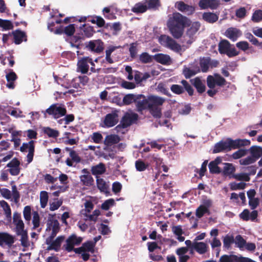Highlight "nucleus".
<instances>
[{"instance_id": "f257e3e1", "label": "nucleus", "mask_w": 262, "mask_h": 262, "mask_svg": "<svg viewBox=\"0 0 262 262\" xmlns=\"http://www.w3.org/2000/svg\"><path fill=\"white\" fill-rule=\"evenodd\" d=\"M165 99L156 95H150L148 96V103L149 105V112L155 117L159 118L161 117V108L160 106L165 102Z\"/></svg>"}, {"instance_id": "f03ea898", "label": "nucleus", "mask_w": 262, "mask_h": 262, "mask_svg": "<svg viewBox=\"0 0 262 262\" xmlns=\"http://www.w3.org/2000/svg\"><path fill=\"white\" fill-rule=\"evenodd\" d=\"M190 20L185 16H183L179 13H174L169 16L167 21L168 27H180L186 26L189 24Z\"/></svg>"}, {"instance_id": "7ed1b4c3", "label": "nucleus", "mask_w": 262, "mask_h": 262, "mask_svg": "<svg viewBox=\"0 0 262 262\" xmlns=\"http://www.w3.org/2000/svg\"><path fill=\"white\" fill-rule=\"evenodd\" d=\"M158 40L162 46L176 52L182 51L181 46L169 36L162 35L159 37Z\"/></svg>"}, {"instance_id": "20e7f679", "label": "nucleus", "mask_w": 262, "mask_h": 262, "mask_svg": "<svg viewBox=\"0 0 262 262\" xmlns=\"http://www.w3.org/2000/svg\"><path fill=\"white\" fill-rule=\"evenodd\" d=\"M90 66H91V71L92 72H95V64L92 59L89 57L81 58L77 62L78 70L83 74L88 73Z\"/></svg>"}, {"instance_id": "39448f33", "label": "nucleus", "mask_w": 262, "mask_h": 262, "mask_svg": "<svg viewBox=\"0 0 262 262\" xmlns=\"http://www.w3.org/2000/svg\"><path fill=\"white\" fill-rule=\"evenodd\" d=\"M219 50L221 53L226 54L229 57L236 56L238 54V52L236 49L232 47L229 42L226 40H223L220 42Z\"/></svg>"}, {"instance_id": "423d86ee", "label": "nucleus", "mask_w": 262, "mask_h": 262, "mask_svg": "<svg viewBox=\"0 0 262 262\" xmlns=\"http://www.w3.org/2000/svg\"><path fill=\"white\" fill-rule=\"evenodd\" d=\"M46 112L52 115L55 118H58L63 116L66 114V109L63 105L55 104L50 106L46 110Z\"/></svg>"}, {"instance_id": "0eeeda50", "label": "nucleus", "mask_w": 262, "mask_h": 262, "mask_svg": "<svg viewBox=\"0 0 262 262\" xmlns=\"http://www.w3.org/2000/svg\"><path fill=\"white\" fill-rule=\"evenodd\" d=\"M225 81L224 78L217 74L209 75L207 78V86L210 89H214L216 86H222L225 84Z\"/></svg>"}, {"instance_id": "6e6552de", "label": "nucleus", "mask_w": 262, "mask_h": 262, "mask_svg": "<svg viewBox=\"0 0 262 262\" xmlns=\"http://www.w3.org/2000/svg\"><path fill=\"white\" fill-rule=\"evenodd\" d=\"M53 236L50 235V237L46 239V244L48 245L47 250H54L56 251L59 250L61 243L64 239V237L60 236L54 239Z\"/></svg>"}, {"instance_id": "1a4fd4ad", "label": "nucleus", "mask_w": 262, "mask_h": 262, "mask_svg": "<svg viewBox=\"0 0 262 262\" xmlns=\"http://www.w3.org/2000/svg\"><path fill=\"white\" fill-rule=\"evenodd\" d=\"M118 112L113 111L107 114L103 120V127H111L115 126L119 121Z\"/></svg>"}, {"instance_id": "9d476101", "label": "nucleus", "mask_w": 262, "mask_h": 262, "mask_svg": "<svg viewBox=\"0 0 262 262\" xmlns=\"http://www.w3.org/2000/svg\"><path fill=\"white\" fill-rule=\"evenodd\" d=\"M228 150L232 149L238 148L240 147L249 145L251 143L250 140L247 139L232 140L228 139L226 140Z\"/></svg>"}, {"instance_id": "9b49d317", "label": "nucleus", "mask_w": 262, "mask_h": 262, "mask_svg": "<svg viewBox=\"0 0 262 262\" xmlns=\"http://www.w3.org/2000/svg\"><path fill=\"white\" fill-rule=\"evenodd\" d=\"M34 142L33 140L29 141L28 143H24L20 148L21 152H27L28 154L27 156V161L28 163H31L33 158L34 152Z\"/></svg>"}, {"instance_id": "f8f14e48", "label": "nucleus", "mask_w": 262, "mask_h": 262, "mask_svg": "<svg viewBox=\"0 0 262 262\" xmlns=\"http://www.w3.org/2000/svg\"><path fill=\"white\" fill-rule=\"evenodd\" d=\"M82 241V237H78L75 234L71 235L66 241V250L69 252H70L73 250L74 251V246L79 245Z\"/></svg>"}, {"instance_id": "ddd939ff", "label": "nucleus", "mask_w": 262, "mask_h": 262, "mask_svg": "<svg viewBox=\"0 0 262 262\" xmlns=\"http://www.w3.org/2000/svg\"><path fill=\"white\" fill-rule=\"evenodd\" d=\"M200 28V24L199 22L192 23L190 27L188 29L186 32V37H188L189 39L187 41L188 45H190L194 40L193 36L196 34Z\"/></svg>"}, {"instance_id": "4468645a", "label": "nucleus", "mask_w": 262, "mask_h": 262, "mask_svg": "<svg viewBox=\"0 0 262 262\" xmlns=\"http://www.w3.org/2000/svg\"><path fill=\"white\" fill-rule=\"evenodd\" d=\"M118 48V47L114 46H110L107 47L105 50V59L109 63H113L116 60L115 55Z\"/></svg>"}, {"instance_id": "2eb2a0df", "label": "nucleus", "mask_w": 262, "mask_h": 262, "mask_svg": "<svg viewBox=\"0 0 262 262\" xmlns=\"http://www.w3.org/2000/svg\"><path fill=\"white\" fill-rule=\"evenodd\" d=\"M20 162L16 158L13 159L9 163L7 167L9 168V171L12 176H17L19 173L20 168Z\"/></svg>"}, {"instance_id": "dca6fc26", "label": "nucleus", "mask_w": 262, "mask_h": 262, "mask_svg": "<svg viewBox=\"0 0 262 262\" xmlns=\"http://www.w3.org/2000/svg\"><path fill=\"white\" fill-rule=\"evenodd\" d=\"M13 221L15 226L16 232L17 233L25 231L24 230V223L21 220L20 214L16 212L13 213Z\"/></svg>"}, {"instance_id": "f3484780", "label": "nucleus", "mask_w": 262, "mask_h": 262, "mask_svg": "<svg viewBox=\"0 0 262 262\" xmlns=\"http://www.w3.org/2000/svg\"><path fill=\"white\" fill-rule=\"evenodd\" d=\"M153 59L163 65H170L172 63V59L167 54L158 53L153 56Z\"/></svg>"}, {"instance_id": "a211bd4d", "label": "nucleus", "mask_w": 262, "mask_h": 262, "mask_svg": "<svg viewBox=\"0 0 262 262\" xmlns=\"http://www.w3.org/2000/svg\"><path fill=\"white\" fill-rule=\"evenodd\" d=\"M90 50L99 53L103 49V43L100 40H95L90 41L86 46Z\"/></svg>"}, {"instance_id": "6ab92c4d", "label": "nucleus", "mask_w": 262, "mask_h": 262, "mask_svg": "<svg viewBox=\"0 0 262 262\" xmlns=\"http://www.w3.org/2000/svg\"><path fill=\"white\" fill-rule=\"evenodd\" d=\"M82 174L80 176V181L84 185L89 186L93 184V178L87 169H83L81 170Z\"/></svg>"}, {"instance_id": "aec40b11", "label": "nucleus", "mask_w": 262, "mask_h": 262, "mask_svg": "<svg viewBox=\"0 0 262 262\" xmlns=\"http://www.w3.org/2000/svg\"><path fill=\"white\" fill-rule=\"evenodd\" d=\"M138 118V115L133 113H126L121 121L123 127H126L131 125Z\"/></svg>"}, {"instance_id": "412c9836", "label": "nucleus", "mask_w": 262, "mask_h": 262, "mask_svg": "<svg viewBox=\"0 0 262 262\" xmlns=\"http://www.w3.org/2000/svg\"><path fill=\"white\" fill-rule=\"evenodd\" d=\"M199 6L201 9H214L219 6V2L216 0H200Z\"/></svg>"}, {"instance_id": "4be33fe9", "label": "nucleus", "mask_w": 262, "mask_h": 262, "mask_svg": "<svg viewBox=\"0 0 262 262\" xmlns=\"http://www.w3.org/2000/svg\"><path fill=\"white\" fill-rule=\"evenodd\" d=\"M176 7L179 11L188 15L192 14L194 11V8L193 6L187 5L182 1L176 3Z\"/></svg>"}, {"instance_id": "5701e85b", "label": "nucleus", "mask_w": 262, "mask_h": 262, "mask_svg": "<svg viewBox=\"0 0 262 262\" xmlns=\"http://www.w3.org/2000/svg\"><path fill=\"white\" fill-rule=\"evenodd\" d=\"M211 202L210 200L206 201L203 205H200L196 210L195 215L198 218L202 217L205 213L209 212V208Z\"/></svg>"}, {"instance_id": "b1692460", "label": "nucleus", "mask_w": 262, "mask_h": 262, "mask_svg": "<svg viewBox=\"0 0 262 262\" xmlns=\"http://www.w3.org/2000/svg\"><path fill=\"white\" fill-rule=\"evenodd\" d=\"M225 35L232 41H235L242 35V33L238 29L230 28L226 31Z\"/></svg>"}, {"instance_id": "393cba45", "label": "nucleus", "mask_w": 262, "mask_h": 262, "mask_svg": "<svg viewBox=\"0 0 262 262\" xmlns=\"http://www.w3.org/2000/svg\"><path fill=\"white\" fill-rule=\"evenodd\" d=\"M208 249L207 244L204 242H193L192 250H194L200 254H205Z\"/></svg>"}, {"instance_id": "a878e982", "label": "nucleus", "mask_w": 262, "mask_h": 262, "mask_svg": "<svg viewBox=\"0 0 262 262\" xmlns=\"http://www.w3.org/2000/svg\"><path fill=\"white\" fill-rule=\"evenodd\" d=\"M14 242V237L12 235L7 233H0V245L5 243L8 246H11Z\"/></svg>"}, {"instance_id": "bb28decb", "label": "nucleus", "mask_w": 262, "mask_h": 262, "mask_svg": "<svg viewBox=\"0 0 262 262\" xmlns=\"http://www.w3.org/2000/svg\"><path fill=\"white\" fill-rule=\"evenodd\" d=\"M191 83L195 86L199 93H202L205 91V81L200 78L196 77L191 80Z\"/></svg>"}, {"instance_id": "cd10ccee", "label": "nucleus", "mask_w": 262, "mask_h": 262, "mask_svg": "<svg viewBox=\"0 0 262 262\" xmlns=\"http://www.w3.org/2000/svg\"><path fill=\"white\" fill-rule=\"evenodd\" d=\"M186 26L180 27H168L171 35L176 38H180L184 32V29Z\"/></svg>"}, {"instance_id": "c85d7f7f", "label": "nucleus", "mask_w": 262, "mask_h": 262, "mask_svg": "<svg viewBox=\"0 0 262 262\" xmlns=\"http://www.w3.org/2000/svg\"><path fill=\"white\" fill-rule=\"evenodd\" d=\"M94 246V243H93V242L88 241L84 243L81 247L75 248L74 252L75 253H81L83 252V251L88 252H92L93 251Z\"/></svg>"}, {"instance_id": "c756f323", "label": "nucleus", "mask_w": 262, "mask_h": 262, "mask_svg": "<svg viewBox=\"0 0 262 262\" xmlns=\"http://www.w3.org/2000/svg\"><path fill=\"white\" fill-rule=\"evenodd\" d=\"M48 225L47 230H49V231H51V236L55 237L59 230V224L57 220H52L51 221Z\"/></svg>"}, {"instance_id": "7c9ffc66", "label": "nucleus", "mask_w": 262, "mask_h": 262, "mask_svg": "<svg viewBox=\"0 0 262 262\" xmlns=\"http://www.w3.org/2000/svg\"><path fill=\"white\" fill-rule=\"evenodd\" d=\"M171 230L179 242H182L185 240V237L182 236L184 234V231L181 226H174L172 227Z\"/></svg>"}, {"instance_id": "2f4dec72", "label": "nucleus", "mask_w": 262, "mask_h": 262, "mask_svg": "<svg viewBox=\"0 0 262 262\" xmlns=\"http://www.w3.org/2000/svg\"><path fill=\"white\" fill-rule=\"evenodd\" d=\"M147 1L145 2H139L136 4L132 8V11L136 13H144L147 10V6L146 5Z\"/></svg>"}, {"instance_id": "473e14b6", "label": "nucleus", "mask_w": 262, "mask_h": 262, "mask_svg": "<svg viewBox=\"0 0 262 262\" xmlns=\"http://www.w3.org/2000/svg\"><path fill=\"white\" fill-rule=\"evenodd\" d=\"M120 140V138L118 135L112 134L105 137L104 143L107 146H111L118 143Z\"/></svg>"}, {"instance_id": "72a5a7b5", "label": "nucleus", "mask_w": 262, "mask_h": 262, "mask_svg": "<svg viewBox=\"0 0 262 262\" xmlns=\"http://www.w3.org/2000/svg\"><path fill=\"white\" fill-rule=\"evenodd\" d=\"M105 171V167L104 164L100 163L96 165L93 166L91 168L92 173L94 176H98L103 174Z\"/></svg>"}, {"instance_id": "f704fd0d", "label": "nucleus", "mask_w": 262, "mask_h": 262, "mask_svg": "<svg viewBox=\"0 0 262 262\" xmlns=\"http://www.w3.org/2000/svg\"><path fill=\"white\" fill-rule=\"evenodd\" d=\"M249 151L256 161L262 156V147L260 146H252L250 148Z\"/></svg>"}, {"instance_id": "c9c22d12", "label": "nucleus", "mask_w": 262, "mask_h": 262, "mask_svg": "<svg viewBox=\"0 0 262 262\" xmlns=\"http://www.w3.org/2000/svg\"><path fill=\"white\" fill-rule=\"evenodd\" d=\"M14 42L16 44L20 43L23 40L26 41V36L24 32L20 31H15L13 33Z\"/></svg>"}, {"instance_id": "e433bc0d", "label": "nucleus", "mask_w": 262, "mask_h": 262, "mask_svg": "<svg viewBox=\"0 0 262 262\" xmlns=\"http://www.w3.org/2000/svg\"><path fill=\"white\" fill-rule=\"evenodd\" d=\"M238 259L239 257L236 255L225 254L220 257L219 262H238Z\"/></svg>"}, {"instance_id": "4c0bfd02", "label": "nucleus", "mask_w": 262, "mask_h": 262, "mask_svg": "<svg viewBox=\"0 0 262 262\" xmlns=\"http://www.w3.org/2000/svg\"><path fill=\"white\" fill-rule=\"evenodd\" d=\"M100 215V211L99 209H95L91 214L87 213L82 216L85 221H90L96 222L97 221L98 217Z\"/></svg>"}, {"instance_id": "58836bf2", "label": "nucleus", "mask_w": 262, "mask_h": 262, "mask_svg": "<svg viewBox=\"0 0 262 262\" xmlns=\"http://www.w3.org/2000/svg\"><path fill=\"white\" fill-rule=\"evenodd\" d=\"M136 106L138 111H142L145 109L149 110V105L148 103V97L142 100H139L137 102Z\"/></svg>"}, {"instance_id": "ea45409f", "label": "nucleus", "mask_w": 262, "mask_h": 262, "mask_svg": "<svg viewBox=\"0 0 262 262\" xmlns=\"http://www.w3.org/2000/svg\"><path fill=\"white\" fill-rule=\"evenodd\" d=\"M203 18L205 21L209 23H213L218 19V16L215 13L205 12L203 15Z\"/></svg>"}, {"instance_id": "a19ab883", "label": "nucleus", "mask_w": 262, "mask_h": 262, "mask_svg": "<svg viewBox=\"0 0 262 262\" xmlns=\"http://www.w3.org/2000/svg\"><path fill=\"white\" fill-rule=\"evenodd\" d=\"M0 205L3 208L8 220L10 221L11 219V211L9 205L4 201H0Z\"/></svg>"}, {"instance_id": "79ce46f5", "label": "nucleus", "mask_w": 262, "mask_h": 262, "mask_svg": "<svg viewBox=\"0 0 262 262\" xmlns=\"http://www.w3.org/2000/svg\"><path fill=\"white\" fill-rule=\"evenodd\" d=\"M84 209L80 211V214L82 216L89 213L94 208V204L91 201H86L84 203Z\"/></svg>"}, {"instance_id": "37998d69", "label": "nucleus", "mask_w": 262, "mask_h": 262, "mask_svg": "<svg viewBox=\"0 0 262 262\" xmlns=\"http://www.w3.org/2000/svg\"><path fill=\"white\" fill-rule=\"evenodd\" d=\"M223 150H228L226 141H221L215 144L213 149L214 153H217Z\"/></svg>"}, {"instance_id": "c03bdc74", "label": "nucleus", "mask_w": 262, "mask_h": 262, "mask_svg": "<svg viewBox=\"0 0 262 262\" xmlns=\"http://www.w3.org/2000/svg\"><path fill=\"white\" fill-rule=\"evenodd\" d=\"M96 181L97 187L100 191L107 192L108 186L104 180L102 178H97Z\"/></svg>"}, {"instance_id": "a18cd8bd", "label": "nucleus", "mask_w": 262, "mask_h": 262, "mask_svg": "<svg viewBox=\"0 0 262 262\" xmlns=\"http://www.w3.org/2000/svg\"><path fill=\"white\" fill-rule=\"evenodd\" d=\"M48 193L47 191H42L40 193V203L42 208H44L47 205L48 202Z\"/></svg>"}, {"instance_id": "49530a36", "label": "nucleus", "mask_w": 262, "mask_h": 262, "mask_svg": "<svg viewBox=\"0 0 262 262\" xmlns=\"http://www.w3.org/2000/svg\"><path fill=\"white\" fill-rule=\"evenodd\" d=\"M43 132L47 135L49 137L56 138L59 136V132L49 127L43 128Z\"/></svg>"}, {"instance_id": "de8ad7c7", "label": "nucleus", "mask_w": 262, "mask_h": 262, "mask_svg": "<svg viewBox=\"0 0 262 262\" xmlns=\"http://www.w3.org/2000/svg\"><path fill=\"white\" fill-rule=\"evenodd\" d=\"M200 71L199 68H196L195 70H191L190 68L187 67H184L183 73L186 78H189L191 76L195 75Z\"/></svg>"}, {"instance_id": "09e8293b", "label": "nucleus", "mask_w": 262, "mask_h": 262, "mask_svg": "<svg viewBox=\"0 0 262 262\" xmlns=\"http://www.w3.org/2000/svg\"><path fill=\"white\" fill-rule=\"evenodd\" d=\"M210 64V59L209 58H204L200 60V66L203 72H206L208 71Z\"/></svg>"}, {"instance_id": "8fccbe9b", "label": "nucleus", "mask_w": 262, "mask_h": 262, "mask_svg": "<svg viewBox=\"0 0 262 262\" xmlns=\"http://www.w3.org/2000/svg\"><path fill=\"white\" fill-rule=\"evenodd\" d=\"M246 241L240 235H237L234 238V243L240 249L244 248Z\"/></svg>"}, {"instance_id": "3c124183", "label": "nucleus", "mask_w": 262, "mask_h": 262, "mask_svg": "<svg viewBox=\"0 0 262 262\" xmlns=\"http://www.w3.org/2000/svg\"><path fill=\"white\" fill-rule=\"evenodd\" d=\"M233 243H234V238L233 236L227 235L223 238L224 247L227 249H229Z\"/></svg>"}, {"instance_id": "603ef678", "label": "nucleus", "mask_w": 262, "mask_h": 262, "mask_svg": "<svg viewBox=\"0 0 262 262\" xmlns=\"http://www.w3.org/2000/svg\"><path fill=\"white\" fill-rule=\"evenodd\" d=\"M32 224L33 228L36 229L40 225V217L37 211H34L32 212Z\"/></svg>"}, {"instance_id": "864d4df0", "label": "nucleus", "mask_w": 262, "mask_h": 262, "mask_svg": "<svg viewBox=\"0 0 262 262\" xmlns=\"http://www.w3.org/2000/svg\"><path fill=\"white\" fill-rule=\"evenodd\" d=\"M23 216L26 221L30 223L31 219V208L29 206H27L24 207Z\"/></svg>"}, {"instance_id": "5fc2aeb1", "label": "nucleus", "mask_w": 262, "mask_h": 262, "mask_svg": "<svg viewBox=\"0 0 262 262\" xmlns=\"http://www.w3.org/2000/svg\"><path fill=\"white\" fill-rule=\"evenodd\" d=\"M135 166L138 171H142L148 167V164L140 160H138L135 163Z\"/></svg>"}, {"instance_id": "6e6d98bb", "label": "nucleus", "mask_w": 262, "mask_h": 262, "mask_svg": "<svg viewBox=\"0 0 262 262\" xmlns=\"http://www.w3.org/2000/svg\"><path fill=\"white\" fill-rule=\"evenodd\" d=\"M224 167V172L226 174L230 175L234 172L235 168L232 164L225 163Z\"/></svg>"}, {"instance_id": "4d7b16f0", "label": "nucleus", "mask_w": 262, "mask_h": 262, "mask_svg": "<svg viewBox=\"0 0 262 262\" xmlns=\"http://www.w3.org/2000/svg\"><path fill=\"white\" fill-rule=\"evenodd\" d=\"M255 161V158L250 155L245 158L241 159L239 162L241 165H248L254 163Z\"/></svg>"}, {"instance_id": "13d9d810", "label": "nucleus", "mask_w": 262, "mask_h": 262, "mask_svg": "<svg viewBox=\"0 0 262 262\" xmlns=\"http://www.w3.org/2000/svg\"><path fill=\"white\" fill-rule=\"evenodd\" d=\"M7 113L10 115L11 116L16 118L23 117L21 115L22 112L19 109H16L10 107L9 108L8 110H7Z\"/></svg>"}, {"instance_id": "bf43d9fd", "label": "nucleus", "mask_w": 262, "mask_h": 262, "mask_svg": "<svg viewBox=\"0 0 262 262\" xmlns=\"http://www.w3.org/2000/svg\"><path fill=\"white\" fill-rule=\"evenodd\" d=\"M17 234L21 236L20 241L22 246L24 247H28L29 246V242H28L26 231H24L23 233L21 232Z\"/></svg>"}, {"instance_id": "052dcab7", "label": "nucleus", "mask_w": 262, "mask_h": 262, "mask_svg": "<svg viewBox=\"0 0 262 262\" xmlns=\"http://www.w3.org/2000/svg\"><path fill=\"white\" fill-rule=\"evenodd\" d=\"M230 189L232 190H240V189H243L245 188L246 186V184L244 182H239V183H235V182H232L230 184Z\"/></svg>"}, {"instance_id": "680f3d73", "label": "nucleus", "mask_w": 262, "mask_h": 262, "mask_svg": "<svg viewBox=\"0 0 262 262\" xmlns=\"http://www.w3.org/2000/svg\"><path fill=\"white\" fill-rule=\"evenodd\" d=\"M62 201L61 200L55 199L50 204V210L55 211L58 209L62 205Z\"/></svg>"}, {"instance_id": "e2e57ef3", "label": "nucleus", "mask_w": 262, "mask_h": 262, "mask_svg": "<svg viewBox=\"0 0 262 262\" xmlns=\"http://www.w3.org/2000/svg\"><path fill=\"white\" fill-rule=\"evenodd\" d=\"M135 95L134 94H127L124 97L122 101L123 102V105H128L135 101Z\"/></svg>"}, {"instance_id": "0e129e2a", "label": "nucleus", "mask_w": 262, "mask_h": 262, "mask_svg": "<svg viewBox=\"0 0 262 262\" xmlns=\"http://www.w3.org/2000/svg\"><path fill=\"white\" fill-rule=\"evenodd\" d=\"M247 154V150L245 149H240L234 152L232 157L234 159H239L245 156H246Z\"/></svg>"}, {"instance_id": "69168bd1", "label": "nucleus", "mask_w": 262, "mask_h": 262, "mask_svg": "<svg viewBox=\"0 0 262 262\" xmlns=\"http://www.w3.org/2000/svg\"><path fill=\"white\" fill-rule=\"evenodd\" d=\"M153 57L147 53H143L140 55L139 59L143 63H149L152 60Z\"/></svg>"}, {"instance_id": "338daca9", "label": "nucleus", "mask_w": 262, "mask_h": 262, "mask_svg": "<svg viewBox=\"0 0 262 262\" xmlns=\"http://www.w3.org/2000/svg\"><path fill=\"white\" fill-rule=\"evenodd\" d=\"M115 204L114 200L113 199H110L106 200L103 204H102L101 208L103 210H107L111 207L113 206Z\"/></svg>"}, {"instance_id": "774afa93", "label": "nucleus", "mask_w": 262, "mask_h": 262, "mask_svg": "<svg viewBox=\"0 0 262 262\" xmlns=\"http://www.w3.org/2000/svg\"><path fill=\"white\" fill-rule=\"evenodd\" d=\"M252 20L254 22H259L262 20V10L255 11L253 14Z\"/></svg>"}]
</instances>
